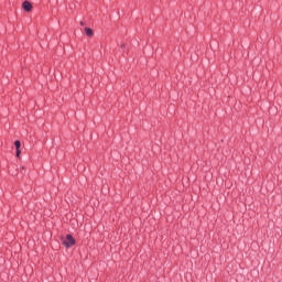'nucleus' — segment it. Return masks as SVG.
I'll return each mask as SVG.
<instances>
[{
	"label": "nucleus",
	"mask_w": 282,
	"mask_h": 282,
	"mask_svg": "<svg viewBox=\"0 0 282 282\" xmlns=\"http://www.w3.org/2000/svg\"><path fill=\"white\" fill-rule=\"evenodd\" d=\"M22 8L25 12H32V3L30 1H24L22 3Z\"/></svg>",
	"instance_id": "nucleus-2"
},
{
	"label": "nucleus",
	"mask_w": 282,
	"mask_h": 282,
	"mask_svg": "<svg viewBox=\"0 0 282 282\" xmlns=\"http://www.w3.org/2000/svg\"><path fill=\"white\" fill-rule=\"evenodd\" d=\"M63 246L65 248H72L73 246H76V239L72 234L66 235V238L63 240Z\"/></svg>",
	"instance_id": "nucleus-1"
},
{
	"label": "nucleus",
	"mask_w": 282,
	"mask_h": 282,
	"mask_svg": "<svg viewBox=\"0 0 282 282\" xmlns=\"http://www.w3.org/2000/svg\"><path fill=\"white\" fill-rule=\"evenodd\" d=\"M15 155H17V158H21V149H18V150H17Z\"/></svg>",
	"instance_id": "nucleus-5"
},
{
	"label": "nucleus",
	"mask_w": 282,
	"mask_h": 282,
	"mask_svg": "<svg viewBox=\"0 0 282 282\" xmlns=\"http://www.w3.org/2000/svg\"><path fill=\"white\" fill-rule=\"evenodd\" d=\"M85 33H86V36H94V30H91L90 28H85Z\"/></svg>",
	"instance_id": "nucleus-3"
},
{
	"label": "nucleus",
	"mask_w": 282,
	"mask_h": 282,
	"mask_svg": "<svg viewBox=\"0 0 282 282\" xmlns=\"http://www.w3.org/2000/svg\"><path fill=\"white\" fill-rule=\"evenodd\" d=\"M14 147H15V150L21 149V141L17 140V141L14 142Z\"/></svg>",
	"instance_id": "nucleus-4"
}]
</instances>
